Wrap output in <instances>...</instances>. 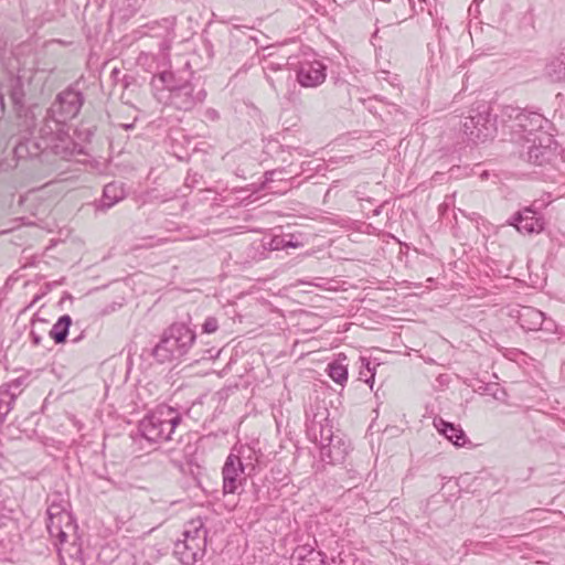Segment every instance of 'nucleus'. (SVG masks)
I'll list each match as a JSON object with an SVG mask.
<instances>
[{"mask_svg": "<svg viewBox=\"0 0 565 565\" xmlns=\"http://www.w3.org/2000/svg\"><path fill=\"white\" fill-rule=\"evenodd\" d=\"M195 341V333L185 324L171 326L154 348L153 354L160 362L170 361L185 354Z\"/></svg>", "mask_w": 565, "mask_h": 565, "instance_id": "nucleus-1", "label": "nucleus"}, {"mask_svg": "<svg viewBox=\"0 0 565 565\" xmlns=\"http://www.w3.org/2000/svg\"><path fill=\"white\" fill-rule=\"evenodd\" d=\"M205 534L203 522L200 519L188 523L183 539L175 542L173 551L183 565H194L203 556Z\"/></svg>", "mask_w": 565, "mask_h": 565, "instance_id": "nucleus-2", "label": "nucleus"}, {"mask_svg": "<svg viewBox=\"0 0 565 565\" xmlns=\"http://www.w3.org/2000/svg\"><path fill=\"white\" fill-rule=\"evenodd\" d=\"M179 422L173 408L161 406L140 422V431L149 441L169 440Z\"/></svg>", "mask_w": 565, "mask_h": 565, "instance_id": "nucleus-3", "label": "nucleus"}, {"mask_svg": "<svg viewBox=\"0 0 565 565\" xmlns=\"http://www.w3.org/2000/svg\"><path fill=\"white\" fill-rule=\"evenodd\" d=\"M461 131L473 142H483L491 138L495 131L494 124L488 111H478L476 115L465 117Z\"/></svg>", "mask_w": 565, "mask_h": 565, "instance_id": "nucleus-4", "label": "nucleus"}, {"mask_svg": "<svg viewBox=\"0 0 565 565\" xmlns=\"http://www.w3.org/2000/svg\"><path fill=\"white\" fill-rule=\"evenodd\" d=\"M244 451L243 446L234 447L226 458L223 467V489L225 493H235L243 484L244 466L241 457Z\"/></svg>", "mask_w": 565, "mask_h": 565, "instance_id": "nucleus-5", "label": "nucleus"}, {"mask_svg": "<svg viewBox=\"0 0 565 565\" xmlns=\"http://www.w3.org/2000/svg\"><path fill=\"white\" fill-rule=\"evenodd\" d=\"M47 531L51 536L56 537L61 544L65 543L68 536L75 531V523L70 512L58 505H51L47 509Z\"/></svg>", "mask_w": 565, "mask_h": 565, "instance_id": "nucleus-6", "label": "nucleus"}, {"mask_svg": "<svg viewBox=\"0 0 565 565\" xmlns=\"http://www.w3.org/2000/svg\"><path fill=\"white\" fill-rule=\"evenodd\" d=\"M326 65L320 61L301 62L297 72V81L302 87H317L326 81Z\"/></svg>", "mask_w": 565, "mask_h": 565, "instance_id": "nucleus-7", "label": "nucleus"}, {"mask_svg": "<svg viewBox=\"0 0 565 565\" xmlns=\"http://www.w3.org/2000/svg\"><path fill=\"white\" fill-rule=\"evenodd\" d=\"M520 233L524 234H539L545 227V222L542 217L536 216V214L530 210L525 209L520 212L513 220L510 222Z\"/></svg>", "mask_w": 565, "mask_h": 565, "instance_id": "nucleus-8", "label": "nucleus"}, {"mask_svg": "<svg viewBox=\"0 0 565 565\" xmlns=\"http://www.w3.org/2000/svg\"><path fill=\"white\" fill-rule=\"evenodd\" d=\"M350 445L339 436L330 438L329 444L322 446V456L327 457L331 463H341L349 454Z\"/></svg>", "mask_w": 565, "mask_h": 565, "instance_id": "nucleus-9", "label": "nucleus"}, {"mask_svg": "<svg viewBox=\"0 0 565 565\" xmlns=\"http://www.w3.org/2000/svg\"><path fill=\"white\" fill-rule=\"evenodd\" d=\"M292 563L294 565H327L324 554L309 545L296 547Z\"/></svg>", "mask_w": 565, "mask_h": 565, "instance_id": "nucleus-10", "label": "nucleus"}, {"mask_svg": "<svg viewBox=\"0 0 565 565\" xmlns=\"http://www.w3.org/2000/svg\"><path fill=\"white\" fill-rule=\"evenodd\" d=\"M57 105L64 118L76 116L82 107V97L76 92H63L57 97Z\"/></svg>", "mask_w": 565, "mask_h": 565, "instance_id": "nucleus-11", "label": "nucleus"}, {"mask_svg": "<svg viewBox=\"0 0 565 565\" xmlns=\"http://www.w3.org/2000/svg\"><path fill=\"white\" fill-rule=\"evenodd\" d=\"M434 426L438 430V433L444 435L454 445L463 446L466 444L467 438L463 430L460 427L447 423L441 418L435 419Z\"/></svg>", "mask_w": 565, "mask_h": 565, "instance_id": "nucleus-12", "label": "nucleus"}, {"mask_svg": "<svg viewBox=\"0 0 565 565\" xmlns=\"http://www.w3.org/2000/svg\"><path fill=\"white\" fill-rule=\"evenodd\" d=\"M347 356L340 354L337 360L328 364V375L340 385H344L348 381V365L345 363Z\"/></svg>", "mask_w": 565, "mask_h": 565, "instance_id": "nucleus-13", "label": "nucleus"}, {"mask_svg": "<svg viewBox=\"0 0 565 565\" xmlns=\"http://www.w3.org/2000/svg\"><path fill=\"white\" fill-rule=\"evenodd\" d=\"M125 196V191L121 184L111 182L105 185L103 193L102 205L106 209L111 207Z\"/></svg>", "mask_w": 565, "mask_h": 565, "instance_id": "nucleus-14", "label": "nucleus"}, {"mask_svg": "<svg viewBox=\"0 0 565 565\" xmlns=\"http://www.w3.org/2000/svg\"><path fill=\"white\" fill-rule=\"evenodd\" d=\"M72 323L70 316H62L52 327L50 335L56 343H63L68 334V329Z\"/></svg>", "mask_w": 565, "mask_h": 565, "instance_id": "nucleus-15", "label": "nucleus"}, {"mask_svg": "<svg viewBox=\"0 0 565 565\" xmlns=\"http://www.w3.org/2000/svg\"><path fill=\"white\" fill-rule=\"evenodd\" d=\"M546 74L553 81H562L565 79V55L561 54L559 56L553 58L546 66Z\"/></svg>", "mask_w": 565, "mask_h": 565, "instance_id": "nucleus-16", "label": "nucleus"}, {"mask_svg": "<svg viewBox=\"0 0 565 565\" xmlns=\"http://www.w3.org/2000/svg\"><path fill=\"white\" fill-rule=\"evenodd\" d=\"M361 364L362 366L365 367V371L364 372L363 370L360 371V379H363L364 376H367V374H370L369 377L365 379V382L370 385V387L372 388L373 387V384H374V377H375V370L374 369H371L370 366V361L366 359V358H362L361 359Z\"/></svg>", "mask_w": 565, "mask_h": 565, "instance_id": "nucleus-17", "label": "nucleus"}, {"mask_svg": "<svg viewBox=\"0 0 565 565\" xmlns=\"http://www.w3.org/2000/svg\"><path fill=\"white\" fill-rule=\"evenodd\" d=\"M545 148L529 147V160L535 164H541L545 154Z\"/></svg>", "mask_w": 565, "mask_h": 565, "instance_id": "nucleus-18", "label": "nucleus"}, {"mask_svg": "<svg viewBox=\"0 0 565 565\" xmlns=\"http://www.w3.org/2000/svg\"><path fill=\"white\" fill-rule=\"evenodd\" d=\"M217 329H218V322H217L216 318H214V317H209L202 326V330L206 334L214 333V332H216Z\"/></svg>", "mask_w": 565, "mask_h": 565, "instance_id": "nucleus-19", "label": "nucleus"}, {"mask_svg": "<svg viewBox=\"0 0 565 565\" xmlns=\"http://www.w3.org/2000/svg\"><path fill=\"white\" fill-rule=\"evenodd\" d=\"M529 316L534 319V324L540 326L542 323V313L537 310H534L532 308H525L524 313H522V317Z\"/></svg>", "mask_w": 565, "mask_h": 565, "instance_id": "nucleus-20", "label": "nucleus"}, {"mask_svg": "<svg viewBox=\"0 0 565 565\" xmlns=\"http://www.w3.org/2000/svg\"><path fill=\"white\" fill-rule=\"evenodd\" d=\"M298 243H292L291 241L285 242L284 247H298Z\"/></svg>", "mask_w": 565, "mask_h": 565, "instance_id": "nucleus-21", "label": "nucleus"}]
</instances>
